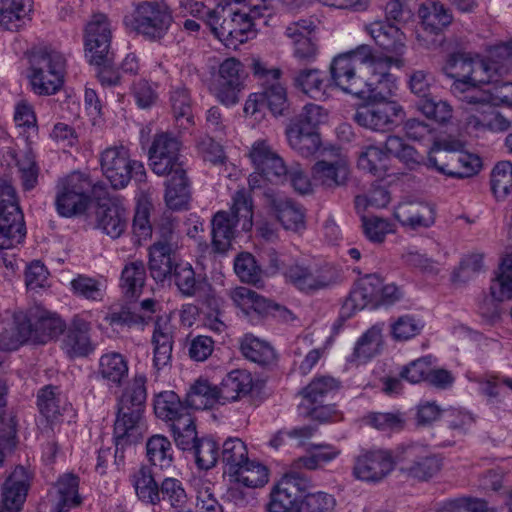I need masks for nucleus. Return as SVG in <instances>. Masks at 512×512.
<instances>
[{
  "mask_svg": "<svg viewBox=\"0 0 512 512\" xmlns=\"http://www.w3.org/2000/svg\"><path fill=\"white\" fill-rule=\"evenodd\" d=\"M273 208L277 219L286 230L299 232L305 229V216L302 208L288 198L273 200Z\"/></svg>",
  "mask_w": 512,
  "mask_h": 512,
  "instance_id": "46",
  "label": "nucleus"
},
{
  "mask_svg": "<svg viewBox=\"0 0 512 512\" xmlns=\"http://www.w3.org/2000/svg\"><path fill=\"white\" fill-rule=\"evenodd\" d=\"M286 136L290 147L303 157L312 156L321 145L319 134L301 123H290L286 128Z\"/></svg>",
  "mask_w": 512,
  "mask_h": 512,
  "instance_id": "35",
  "label": "nucleus"
},
{
  "mask_svg": "<svg viewBox=\"0 0 512 512\" xmlns=\"http://www.w3.org/2000/svg\"><path fill=\"white\" fill-rule=\"evenodd\" d=\"M20 323V337L10 339L7 344L1 343L4 348L19 347L23 343L47 344L63 333L65 322L55 312L36 305L26 312H18Z\"/></svg>",
  "mask_w": 512,
  "mask_h": 512,
  "instance_id": "4",
  "label": "nucleus"
},
{
  "mask_svg": "<svg viewBox=\"0 0 512 512\" xmlns=\"http://www.w3.org/2000/svg\"><path fill=\"white\" fill-rule=\"evenodd\" d=\"M186 404L188 408L195 410L210 409L221 404L218 386L206 379H198L186 394Z\"/></svg>",
  "mask_w": 512,
  "mask_h": 512,
  "instance_id": "39",
  "label": "nucleus"
},
{
  "mask_svg": "<svg viewBox=\"0 0 512 512\" xmlns=\"http://www.w3.org/2000/svg\"><path fill=\"white\" fill-rule=\"evenodd\" d=\"M79 478L74 474H64L57 481L59 512H66L72 508L79 506L82 499L78 493Z\"/></svg>",
  "mask_w": 512,
  "mask_h": 512,
  "instance_id": "54",
  "label": "nucleus"
},
{
  "mask_svg": "<svg viewBox=\"0 0 512 512\" xmlns=\"http://www.w3.org/2000/svg\"><path fill=\"white\" fill-rule=\"evenodd\" d=\"M28 488V471L22 466L16 467L3 484L0 512H19L26 500Z\"/></svg>",
  "mask_w": 512,
  "mask_h": 512,
  "instance_id": "26",
  "label": "nucleus"
},
{
  "mask_svg": "<svg viewBox=\"0 0 512 512\" xmlns=\"http://www.w3.org/2000/svg\"><path fill=\"white\" fill-rule=\"evenodd\" d=\"M97 184H93L88 174L73 171L57 180L55 186V208L66 218L83 213L95 194Z\"/></svg>",
  "mask_w": 512,
  "mask_h": 512,
  "instance_id": "6",
  "label": "nucleus"
},
{
  "mask_svg": "<svg viewBox=\"0 0 512 512\" xmlns=\"http://www.w3.org/2000/svg\"><path fill=\"white\" fill-rule=\"evenodd\" d=\"M230 297L246 316L252 313L265 315L274 307L272 302L247 287H236L231 291Z\"/></svg>",
  "mask_w": 512,
  "mask_h": 512,
  "instance_id": "41",
  "label": "nucleus"
},
{
  "mask_svg": "<svg viewBox=\"0 0 512 512\" xmlns=\"http://www.w3.org/2000/svg\"><path fill=\"white\" fill-rule=\"evenodd\" d=\"M509 74L512 72V42L503 43L493 48L487 59L468 53H454L447 59L443 71L454 79L451 91L457 84H464L460 90L480 92L478 87L493 81V73Z\"/></svg>",
  "mask_w": 512,
  "mask_h": 512,
  "instance_id": "1",
  "label": "nucleus"
},
{
  "mask_svg": "<svg viewBox=\"0 0 512 512\" xmlns=\"http://www.w3.org/2000/svg\"><path fill=\"white\" fill-rule=\"evenodd\" d=\"M181 142L171 133H157L149 148L148 156L152 171L158 176H166L185 170L180 154Z\"/></svg>",
  "mask_w": 512,
  "mask_h": 512,
  "instance_id": "14",
  "label": "nucleus"
},
{
  "mask_svg": "<svg viewBox=\"0 0 512 512\" xmlns=\"http://www.w3.org/2000/svg\"><path fill=\"white\" fill-rule=\"evenodd\" d=\"M173 22L172 11L164 2H142L131 15L125 16L127 28L148 40L159 41L167 34Z\"/></svg>",
  "mask_w": 512,
  "mask_h": 512,
  "instance_id": "9",
  "label": "nucleus"
},
{
  "mask_svg": "<svg viewBox=\"0 0 512 512\" xmlns=\"http://www.w3.org/2000/svg\"><path fill=\"white\" fill-rule=\"evenodd\" d=\"M463 85H456L454 96L462 104L461 125L466 134L479 138L488 133H504L510 129L512 121L492 106L486 91L465 92L460 90Z\"/></svg>",
  "mask_w": 512,
  "mask_h": 512,
  "instance_id": "3",
  "label": "nucleus"
},
{
  "mask_svg": "<svg viewBox=\"0 0 512 512\" xmlns=\"http://www.w3.org/2000/svg\"><path fill=\"white\" fill-rule=\"evenodd\" d=\"M245 70L236 58L225 59L218 69V74L211 86V92L223 105L234 106L239 101V93L244 87Z\"/></svg>",
  "mask_w": 512,
  "mask_h": 512,
  "instance_id": "15",
  "label": "nucleus"
},
{
  "mask_svg": "<svg viewBox=\"0 0 512 512\" xmlns=\"http://www.w3.org/2000/svg\"><path fill=\"white\" fill-rule=\"evenodd\" d=\"M115 27L103 13L94 14L84 31L85 56L92 65L109 64L113 57L111 42Z\"/></svg>",
  "mask_w": 512,
  "mask_h": 512,
  "instance_id": "12",
  "label": "nucleus"
},
{
  "mask_svg": "<svg viewBox=\"0 0 512 512\" xmlns=\"http://www.w3.org/2000/svg\"><path fill=\"white\" fill-rule=\"evenodd\" d=\"M97 225L106 235L117 239L127 228L128 212L124 207L115 203L102 206L97 212Z\"/></svg>",
  "mask_w": 512,
  "mask_h": 512,
  "instance_id": "34",
  "label": "nucleus"
},
{
  "mask_svg": "<svg viewBox=\"0 0 512 512\" xmlns=\"http://www.w3.org/2000/svg\"><path fill=\"white\" fill-rule=\"evenodd\" d=\"M249 158L255 168H262L265 161H270L275 172H287L282 158L271 148L266 140H256L250 149Z\"/></svg>",
  "mask_w": 512,
  "mask_h": 512,
  "instance_id": "61",
  "label": "nucleus"
},
{
  "mask_svg": "<svg viewBox=\"0 0 512 512\" xmlns=\"http://www.w3.org/2000/svg\"><path fill=\"white\" fill-rule=\"evenodd\" d=\"M388 152L380 147L370 145L364 147L357 160V166L360 170L370 173L374 176H382L387 169Z\"/></svg>",
  "mask_w": 512,
  "mask_h": 512,
  "instance_id": "58",
  "label": "nucleus"
},
{
  "mask_svg": "<svg viewBox=\"0 0 512 512\" xmlns=\"http://www.w3.org/2000/svg\"><path fill=\"white\" fill-rule=\"evenodd\" d=\"M37 406L40 414L47 421L53 422L65 410L66 400L61 395L58 387L47 385L41 388L37 394Z\"/></svg>",
  "mask_w": 512,
  "mask_h": 512,
  "instance_id": "50",
  "label": "nucleus"
},
{
  "mask_svg": "<svg viewBox=\"0 0 512 512\" xmlns=\"http://www.w3.org/2000/svg\"><path fill=\"white\" fill-rule=\"evenodd\" d=\"M253 386L252 375L247 370L230 371L218 386L221 405L243 399L251 393Z\"/></svg>",
  "mask_w": 512,
  "mask_h": 512,
  "instance_id": "30",
  "label": "nucleus"
},
{
  "mask_svg": "<svg viewBox=\"0 0 512 512\" xmlns=\"http://www.w3.org/2000/svg\"><path fill=\"white\" fill-rule=\"evenodd\" d=\"M240 349L245 358L260 365H267L275 359V352L271 345L252 334L244 335L240 342Z\"/></svg>",
  "mask_w": 512,
  "mask_h": 512,
  "instance_id": "53",
  "label": "nucleus"
},
{
  "mask_svg": "<svg viewBox=\"0 0 512 512\" xmlns=\"http://www.w3.org/2000/svg\"><path fill=\"white\" fill-rule=\"evenodd\" d=\"M272 13V0H249L239 10L222 17V21L212 10L207 11L206 16L213 34L226 47L236 49L256 37L255 20L270 17Z\"/></svg>",
  "mask_w": 512,
  "mask_h": 512,
  "instance_id": "2",
  "label": "nucleus"
},
{
  "mask_svg": "<svg viewBox=\"0 0 512 512\" xmlns=\"http://www.w3.org/2000/svg\"><path fill=\"white\" fill-rule=\"evenodd\" d=\"M310 487V480L295 471L286 472L281 479L273 485V488L280 492L284 498H288L296 509L303 495Z\"/></svg>",
  "mask_w": 512,
  "mask_h": 512,
  "instance_id": "48",
  "label": "nucleus"
},
{
  "mask_svg": "<svg viewBox=\"0 0 512 512\" xmlns=\"http://www.w3.org/2000/svg\"><path fill=\"white\" fill-rule=\"evenodd\" d=\"M146 457L151 466L161 470L173 465L174 450L170 440L161 434H155L146 442Z\"/></svg>",
  "mask_w": 512,
  "mask_h": 512,
  "instance_id": "44",
  "label": "nucleus"
},
{
  "mask_svg": "<svg viewBox=\"0 0 512 512\" xmlns=\"http://www.w3.org/2000/svg\"><path fill=\"white\" fill-rule=\"evenodd\" d=\"M490 294L498 302L512 299V253L502 259L499 274L491 282Z\"/></svg>",
  "mask_w": 512,
  "mask_h": 512,
  "instance_id": "60",
  "label": "nucleus"
},
{
  "mask_svg": "<svg viewBox=\"0 0 512 512\" xmlns=\"http://www.w3.org/2000/svg\"><path fill=\"white\" fill-rule=\"evenodd\" d=\"M447 152H441V156H428L427 167L452 178H466L476 174L481 168V160L470 153H455L451 145Z\"/></svg>",
  "mask_w": 512,
  "mask_h": 512,
  "instance_id": "19",
  "label": "nucleus"
},
{
  "mask_svg": "<svg viewBox=\"0 0 512 512\" xmlns=\"http://www.w3.org/2000/svg\"><path fill=\"white\" fill-rule=\"evenodd\" d=\"M166 181L165 202L172 210L186 209L190 200L189 181L186 170L169 174Z\"/></svg>",
  "mask_w": 512,
  "mask_h": 512,
  "instance_id": "38",
  "label": "nucleus"
},
{
  "mask_svg": "<svg viewBox=\"0 0 512 512\" xmlns=\"http://www.w3.org/2000/svg\"><path fill=\"white\" fill-rule=\"evenodd\" d=\"M168 277L173 279L183 297L196 296L201 290L202 282L196 278L194 269L188 262L180 261Z\"/></svg>",
  "mask_w": 512,
  "mask_h": 512,
  "instance_id": "57",
  "label": "nucleus"
},
{
  "mask_svg": "<svg viewBox=\"0 0 512 512\" xmlns=\"http://www.w3.org/2000/svg\"><path fill=\"white\" fill-rule=\"evenodd\" d=\"M180 261L176 259V251L162 246L149 248V269L151 276L156 281H164Z\"/></svg>",
  "mask_w": 512,
  "mask_h": 512,
  "instance_id": "45",
  "label": "nucleus"
},
{
  "mask_svg": "<svg viewBox=\"0 0 512 512\" xmlns=\"http://www.w3.org/2000/svg\"><path fill=\"white\" fill-rule=\"evenodd\" d=\"M158 494L153 507H160L167 512H178L188 506L189 496L184 483L176 477H164Z\"/></svg>",
  "mask_w": 512,
  "mask_h": 512,
  "instance_id": "29",
  "label": "nucleus"
},
{
  "mask_svg": "<svg viewBox=\"0 0 512 512\" xmlns=\"http://www.w3.org/2000/svg\"><path fill=\"white\" fill-rule=\"evenodd\" d=\"M404 118V108L397 101H367L352 116L360 127L378 133L392 131Z\"/></svg>",
  "mask_w": 512,
  "mask_h": 512,
  "instance_id": "11",
  "label": "nucleus"
},
{
  "mask_svg": "<svg viewBox=\"0 0 512 512\" xmlns=\"http://www.w3.org/2000/svg\"><path fill=\"white\" fill-rule=\"evenodd\" d=\"M405 132L409 139L427 142L432 141L433 145L430 149L429 156L451 150L447 142L436 141V130L434 128L418 119H409L405 123Z\"/></svg>",
  "mask_w": 512,
  "mask_h": 512,
  "instance_id": "52",
  "label": "nucleus"
},
{
  "mask_svg": "<svg viewBox=\"0 0 512 512\" xmlns=\"http://www.w3.org/2000/svg\"><path fill=\"white\" fill-rule=\"evenodd\" d=\"M295 86L304 94L315 100L327 97V83L324 72L319 69H303L294 77Z\"/></svg>",
  "mask_w": 512,
  "mask_h": 512,
  "instance_id": "43",
  "label": "nucleus"
},
{
  "mask_svg": "<svg viewBox=\"0 0 512 512\" xmlns=\"http://www.w3.org/2000/svg\"><path fill=\"white\" fill-rule=\"evenodd\" d=\"M91 324L83 315H75L64 328L61 349L71 359L86 357L95 350L90 337Z\"/></svg>",
  "mask_w": 512,
  "mask_h": 512,
  "instance_id": "21",
  "label": "nucleus"
},
{
  "mask_svg": "<svg viewBox=\"0 0 512 512\" xmlns=\"http://www.w3.org/2000/svg\"><path fill=\"white\" fill-rule=\"evenodd\" d=\"M154 412L159 419L169 422L170 426L191 415L187 404L173 391H163L155 397Z\"/></svg>",
  "mask_w": 512,
  "mask_h": 512,
  "instance_id": "37",
  "label": "nucleus"
},
{
  "mask_svg": "<svg viewBox=\"0 0 512 512\" xmlns=\"http://www.w3.org/2000/svg\"><path fill=\"white\" fill-rule=\"evenodd\" d=\"M421 24L425 31L438 34L451 24V12L440 3L424 4L419 9Z\"/></svg>",
  "mask_w": 512,
  "mask_h": 512,
  "instance_id": "49",
  "label": "nucleus"
},
{
  "mask_svg": "<svg viewBox=\"0 0 512 512\" xmlns=\"http://www.w3.org/2000/svg\"><path fill=\"white\" fill-rule=\"evenodd\" d=\"M70 289L79 298L99 302L104 298L106 286L100 279L77 274L70 282Z\"/></svg>",
  "mask_w": 512,
  "mask_h": 512,
  "instance_id": "59",
  "label": "nucleus"
},
{
  "mask_svg": "<svg viewBox=\"0 0 512 512\" xmlns=\"http://www.w3.org/2000/svg\"><path fill=\"white\" fill-rule=\"evenodd\" d=\"M394 465L395 460L390 451L367 450L355 458L353 475L359 480L376 483L389 475L394 469Z\"/></svg>",
  "mask_w": 512,
  "mask_h": 512,
  "instance_id": "20",
  "label": "nucleus"
},
{
  "mask_svg": "<svg viewBox=\"0 0 512 512\" xmlns=\"http://www.w3.org/2000/svg\"><path fill=\"white\" fill-rule=\"evenodd\" d=\"M173 332V326L168 317L161 316L156 319L151 337L152 375L155 380L167 375L171 368L174 344Z\"/></svg>",
  "mask_w": 512,
  "mask_h": 512,
  "instance_id": "17",
  "label": "nucleus"
},
{
  "mask_svg": "<svg viewBox=\"0 0 512 512\" xmlns=\"http://www.w3.org/2000/svg\"><path fill=\"white\" fill-rule=\"evenodd\" d=\"M236 481L249 488L264 486L269 480V472L263 464L247 459L232 473Z\"/></svg>",
  "mask_w": 512,
  "mask_h": 512,
  "instance_id": "55",
  "label": "nucleus"
},
{
  "mask_svg": "<svg viewBox=\"0 0 512 512\" xmlns=\"http://www.w3.org/2000/svg\"><path fill=\"white\" fill-rule=\"evenodd\" d=\"M315 185L333 188L344 185L350 174L349 163L346 156L337 150L331 160L317 161L311 169Z\"/></svg>",
  "mask_w": 512,
  "mask_h": 512,
  "instance_id": "25",
  "label": "nucleus"
},
{
  "mask_svg": "<svg viewBox=\"0 0 512 512\" xmlns=\"http://www.w3.org/2000/svg\"><path fill=\"white\" fill-rule=\"evenodd\" d=\"M239 221L227 211H218L212 218V247L215 252L225 253L231 247L235 228Z\"/></svg>",
  "mask_w": 512,
  "mask_h": 512,
  "instance_id": "33",
  "label": "nucleus"
},
{
  "mask_svg": "<svg viewBox=\"0 0 512 512\" xmlns=\"http://www.w3.org/2000/svg\"><path fill=\"white\" fill-rule=\"evenodd\" d=\"M170 102L176 122L182 129H189L194 126L191 98L188 90L184 87H177L171 91Z\"/></svg>",
  "mask_w": 512,
  "mask_h": 512,
  "instance_id": "56",
  "label": "nucleus"
},
{
  "mask_svg": "<svg viewBox=\"0 0 512 512\" xmlns=\"http://www.w3.org/2000/svg\"><path fill=\"white\" fill-rule=\"evenodd\" d=\"M253 74L262 87L260 93L265 106L274 116H283L289 103L287 90L280 81L282 71L279 68H268L261 61H254Z\"/></svg>",
  "mask_w": 512,
  "mask_h": 512,
  "instance_id": "16",
  "label": "nucleus"
},
{
  "mask_svg": "<svg viewBox=\"0 0 512 512\" xmlns=\"http://www.w3.org/2000/svg\"><path fill=\"white\" fill-rule=\"evenodd\" d=\"M382 346V326L373 325L358 338L349 361L366 363L380 354Z\"/></svg>",
  "mask_w": 512,
  "mask_h": 512,
  "instance_id": "36",
  "label": "nucleus"
},
{
  "mask_svg": "<svg viewBox=\"0 0 512 512\" xmlns=\"http://www.w3.org/2000/svg\"><path fill=\"white\" fill-rule=\"evenodd\" d=\"M369 45H359L353 50L335 56L330 64L331 80L345 93L358 96L363 88L365 72H368L374 57Z\"/></svg>",
  "mask_w": 512,
  "mask_h": 512,
  "instance_id": "5",
  "label": "nucleus"
},
{
  "mask_svg": "<svg viewBox=\"0 0 512 512\" xmlns=\"http://www.w3.org/2000/svg\"><path fill=\"white\" fill-rule=\"evenodd\" d=\"M336 504V499L332 494L324 491H306L296 512H335Z\"/></svg>",
  "mask_w": 512,
  "mask_h": 512,
  "instance_id": "63",
  "label": "nucleus"
},
{
  "mask_svg": "<svg viewBox=\"0 0 512 512\" xmlns=\"http://www.w3.org/2000/svg\"><path fill=\"white\" fill-rule=\"evenodd\" d=\"M340 383L331 376L315 377L302 391L303 401L301 407H309L323 404L324 399L330 393L338 390Z\"/></svg>",
  "mask_w": 512,
  "mask_h": 512,
  "instance_id": "51",
  "label": "nucleus"
},
{
  "mask_svg": "<svg viewBox=\"0 0 512 512\" xmlns=\"http://www.w3.org/2000/svg\"><path fill=\"white\" fill-rule=\"evenodd\" d=\"M100 167L114 189L125 188L132 179L137 183L146 181L144 164L132 159L129 148L122 143L109 146L101 152Z\"/></svg>",
  "mask_w": 512,
  "mask_h": 512,
  "instance_id": "7",
  "label": "nucleus"
},
{
  "mask_svg": "<svg viewBox=\"0 0 512 512\" xmlns=\"http://www.w3.org/2000/svg\"><path fill=\"white\" fill-rule=\"evenodd\" d=\"M404 64L399 57L376 56L368 70V77L364 78L363 88L357 98L367 101H393L392 96L398 89L396 78L389 70L394 65L398 68Z\"/></svg>",
  "mask_w": 512,
  "mask_h": 512,
  "instance_id": "10",
  "label": "nucleus"
},
{
  "mask_svg": "<svg viewBox=\"0 0 512 512\" xmlns=\"http://www.w3.org/2000/svg\"><path fill=\"white\" fill-rule=\"evenodd\" d=\"M393 216L406 229H426L434 225L436 210L429 203L404 201L394 208Z\"/></svg>",
  "mask_w": 512,
  "mask_h": 512,
  "instance_id": "24",
  "label": "nucleus"
},
{
  "mask_svg": "<svg viewBox=\"0 0 512 512\" xmlns=\"http://www.w3.org/2000/svg\"><path fill=\"white\" fill-rule=\"evenodd\" d=\"M424 322L414 315L406 314L393 320L390 333L395 341H408L421 333Z\"/></svg>",
  "mask_w": 512,
  "mask_h": 512,
  "instance_id": "62",
  "label": "nucleus"
},
{
  "mask_svg": "<svg viewBox=\"0 0 512 512\" xmlns=\"http://www.w3.org/2000/svg\"><path fill=\"white\" fill-rule=\"evenodd\" d=\"M33 0H1L0 26L17 30L29 19Z\"/></svg>",
  "mask_w": 512,
  "mask_h": 512,
  "instance_id": "40",
  "label": "nucleus"
},
{
  "mask_svg": "<svg viewBox=\"0 0 512 512\" xmlns=\"http://www.w3.org/2000/svg\"><path fill=\"white\" fill-rule=\"evenodd\" d=\"M366 30L383 50L394 53L399 58L404 54L405 35L397 26L376 21L368 25Z\"/></svg>",
  "mask_w": 512,
  "mask_h": 512,
  "instance_id": "32",
  "label": "nucleus"
},
{
  "mask_svg": "<svg viewBox=\"0 0 512 512\" xmlns=\"http://www.w3.org/2000/svg\"><path fill=\"white\" fill-rule=\"evenodd\" d=\"M146 279V269L143 261L126 264L120 277V288L126 299L136 300L142 293Z\"/></svg>",
  "mask_w": 512,
  "mask_h": 512,
  "instance_id": "42",
  "label": "nucleus"
},
{
  "mask_svg": "<svg viewBox=\"0 0 512 512\" xmlns=\"http://www.w3.org/2000/svg\"><path fill=\"white\" fill-rule=\"evenodd\" d=\"M397 457L400 462L405 463L402 471L418 480H428L442 468L441 459L424 453V449L419 445H408Z\"/></svg>",
  "mask_w": 512,
  "mask_h": 512,
  "instance_id": "22",
  "label": "nucleus"
},
{
  "mask_svg": "<svg viewBox=\"0 0 512 512\" xmlns=\"http://www.w3.org/2000/svg\"><path fill=\"white\" fill-rule=\"evenodd\" d=\"M128 372V361L118 352H108L99 358L97 377L110 389L121 387Z\"/></svg>",
  "mask_w": 512,
  "mask_h": 512,
  "instance_id": "28",
  "label": "nucleus"
},
{
  "mask_svg": "<svg viewBox=\"0 0 512 512\" xmlns=\"http://www.w3.org/2000/svg\"><path fill=\"white\" fill-rule=\"evenodd\" d=\"M146 430L143 413L139 410H124L118 407L114 423L113 440L115 444V459L123 461L126 446L139 442Z\"/></svg>",
  "mask_w": 512,
  "mask_h": 512,
  "instance_id": "18",
  "label": "nucleus"
},
{
  "mask_svg": "<svg viewBox=\"0 0 512 512\" xmlns=\"http://www.w3.org/2000/svg\"><path fill=\"white\" fill-rule=\"evenodd\" d=\"M380 278L376 275H367L356 282L349 296L343 303L342 313L351 316L365 308H378V294L380 292Z\"/></svg>",
  "mask_w": 512,
  "mask_h": 512,
  "instance_id": "23",
  "label": "nucleus"
},
{
  "mask_svg": "<svg viewBox=\"0 0 512 512\" xmlns=\"http://www.w3.org/2000/svg\"><path fill=\"white\" fill-rule=\"evenodd\" d=\"M313 29L312 21L306 19L293 22L285 29V35L293 41L294 56L300 61L310 62L317 57V44L309 37Z\"/></svg>",
  "mask_w": 512,
  "mask_h": 512,
  "instance_id": "27",
  "label": "nucleus"
},
{
  "mask_svg": "<svg viewBox=\"0 0 512 512\" xmlns=\"http://www.w3.org/2000/svg\"><path fill=\"white\" fill-rule=\"evenodd\" d=\"M287 279L304 292H311L327 287L331 280L321 271H311L306 267L295 265L291 266L286 272Z\"/></svg>",
  "mask_w": 512,
  "mask_h": 512,
  "instance_id": "47",
  "label": "nucleus"
},
{
  "mask_svg": "<svg viewBox=\"0 0 512 512\" xmlns=\"http://www.w3.org/2000/svg\"><path fill=\"white\" fill-rule=\"evenodd\" d=\"M129 483L136 498L144 505L154 506L158 499L161 481H157L151 466L141 464L129 474Z\"/></svg>",
  "mask_w": 512,
  "mask_h": 512,
  "instance_id": "31",
  "label": "nucleus"
},
{
  "mask_svg": "<svg viewBox=\"0 0 512 512\" xmlns=\"http://www.w3.org/2000/svg\"><path fill=\"white\" fill-rule=\"evenodd\" d=\"M491 189L496 198H505L512 190V163L498 162L491 172Z\"/></svg>",
  "mask_w": 512,
  "mask_h": 512,
  "instance_id": "64",
  "label": "nucleus"
},
{
  "mask_svg": "<svg viewBox=\"0 0 512 512\" xmlns=\"http://www.w3.org/2000/svg\"><path fill=\"white\" fill-rule=\"evenodd\" d=\"M24 216L13 186L0 178V246L8 247L23 236Z\"/></svg>",
  "mask_w": 512,
  "mask_h": 512,
  "instance_id": "13",
  "label": "nucleus"
},
{
  "mask_svg": "<svg viewBox=\"0 0 512 512\" xmlns=\"http://www.w3.org/2000/svg\"><path fill=\"white\" fill-rule=\"evenodd\" d=\"M65 58L55 50L44 48L32 55L29 82L37 95H53L64 82Z\"/></svg>",
  "mask_w": 512,
  "mask_h": 512,
  "instance_id": "8",
  "label": "nucleus"
}]
</instances>
